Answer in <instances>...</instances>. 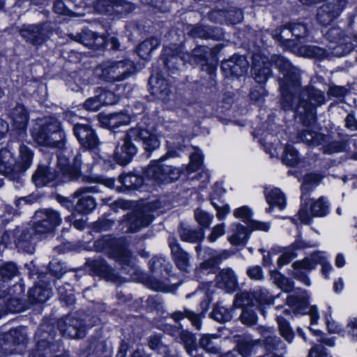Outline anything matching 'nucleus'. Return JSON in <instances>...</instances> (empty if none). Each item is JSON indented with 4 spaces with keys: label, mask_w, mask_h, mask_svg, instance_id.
I'll return each mask as SVG.
<instances>
[{
    "label": "nucleus",
    "mask_w": 357,
    "mask_h": 357,
    "mask_svg": "<svg viewBox=\"0 0 357 357\" xmlns=\"http://www.w3.org/2000/svg\"><path fill=\"white\" fill-rule=\"evenodd\" d=\"M272 62L283 73L284 77L280 85L281 105L284 109H294L296 116L307 127L299 134L301 142L310 145H319L324 141V136L312 130L315 120V108L325 101L324 93L317 89L308 88L300 90V73L298 69L284 56L275 55Z\"/></svg>",
    "instance_id": "f257e3e1"
},
{
    "label": "nucleus",
    "mask_w": 357,
    "mask_h": 357,
    "mask_svg": "<svg viewBox=\"0 0 357 357\" xmlns=\"http://www.w3.org/2000/svg\"><path fill=\"white\" fill-rule=\"evenodd\" d=\"M131 140L142 142L144 150L147 152L158 149L160 145V141L155 130L144 128L142 126L132 128L128 131L123 144L116 149L114 160L119 165L128 164L137 153V148L131 143Z\"/></svg>",
    "instance_id": "f03ea898"
},
{
    "label": "nucleus",
    "mask_w": 357,
    "mask_h": 357,
    "mask_svg": "<svg viewBox=\"0 0 357 357\" xmlns=\"http://www.w3.org/2000/svg\"><path fill=\"white\" fill-rule=\"evenodd\" d=\"M202 153L197 150L190 156V163L182 168L165 165L162 163L166 156L162 157L159 160L153 161L145 171L146 177L151 181V184L169 183L176 181L182 173L188 175L199 169L202 163Z\"/></svg>",
    "instance_id": "7ed1b4c3"
},
{
    "label": "nucleus",
    "mask_w": 357,
    "mask_h": 357,
    "mask_svg": "<svg viewBox=\"0 0 357 357\" xmlns=\"http://www.w3.org/2000/svg\"><path fill=\"white\" fill-rule=\"evenodd\" d=\"M33 151L25 144L19 146L18 160L8 149L0 150V174L15 180L20 174L28 169L32 164Z\"/></svg>",
    "instance_id": "20e7f679"
},
{
    "label": "nucleus",
    "mask_w": 357,
    "mask_h": 357,
    "mask_svg": "<svg viewBox=\"0 0 357 357\" xmlns=\"http://www.w3.org/2000/svg\"><path fill=\"white\" fill-rule=\"evenodd\" d=\"M39 128L32 132L36 142L40 146L61 149L65 145V133L54 117H45L38 123Z\"/></svg>",
    "instance_id": "39448f33"
},
{
    "label": "nucleus",
    "mask_w": 357,
    "mask_h": 357,
    "mask_svg": "<svg viewBox=\"0 0 357 357\" xmlns=\"http://www.w3.org/2000/svg\"><path fill=\"white\" fill-rule=\"evenodd\" d=\"M317 264L321 265L322 273L328 278V274L332 270V266L328 261L325 253L320 251L312 253L310 257L295 261L292 264V275L305 285L310 286L311 282L307 273L314 269Z\"/></svg>",
    "instance_id": "423d86ee"
},
{
    "label": "nucleus",
    "mask_w": 357,
    "mask_h": 357,
    "mask_svg": "<svg viewBox=\"0 0 357 357\" xmlns=\"http://www.w3.org/2000/svg\"><path fill=\"white\" fill-rule=\"evenodd\" d=\"M134 70V64L130 61L108 60L96 67L94 75L103 81L119 82L126 79Z\"/></svg>",
    "instance_id": "0eeeda50"
},
{
    "label": "nucleus",
    "mask_w": 357,
    "mask_h": 357,
    "mask_svg": "<svg viewBox=\"0 0 357 357\" xmlns=\"http://www.w3.org/2000/svg\"><path fill=\"white\" fill-rule=\"evenodd\" d=\"M321 176L317 174H307L305 176L301 185V206L298 213L299 220L303 224L307 225L311 222V217L307 210L309 204L308 192L316 188L320 183Z\"/></svg>",
    "instance_id": "6e6552de"
},
{
    "label": "nucleus",
    "mask_w": 357,
    "mask_h": 357,
    "mask_svg": "<svg viewBox=\"0 0 357 357\" xmlns=\"http://www.w3.org/2000/svg\"><path fill=\"white\" fill-rule=\"evenodd\" d=\"M61 222L59 213L53 209H41L34 215L33 230L37 234L52 231Z\"/></svg>",
    "instance_id": "1a4fd4ad"
},
{
    "label": "nucleus",
    "mask_w": 357,
    "mask_h": 357,
    "mask_svg": "<svg viewBox=\"0 0 357 357\" xmlns=\"http://www.w3.org/2000/svg\"><path fill=\"white\" fill-rule=\"evenodd\" d=\"M144 176H146L145 174ZM96 181L109 188L116 189L118 192H125L128 190H140L143 187L144 182L148 181L151 183V181L146 177L143 178L141 176L131 174H123L119 176V182L122 185L121 187L116 186L114 184V181L112 178L99 177L97 178ZM149 184L152 185L151 183H146V185Z\"/></svg>",
    "instance_id": "9d476101"
},
{
    "label": "nucleus",
    "mask_w": 357,
    "mask_h": 357,
    "mask_svg": "<svg viewBox=\"0 0 357 357\" xmlns=\"http://www.w3.org/2000/svg\"><path fill=\"white\" fill-rule=\"evenodd\" d=\"M98 192L99 190L97 185L83 187L77 189L73 195V197L77 199L75 206V211L82 215L91 213L96 208L97 203L95 198L90 194Z\"/></svg>",
    "instance_id": "9b49d317"
},
{
    "label": "nucleus",
    "mask_w": 357,
    "mask_h": 357,
    "mask_svg": "<svg viewBox=\"0 0 357 357\" xmlns=\"http://www.w3.org/2000/svg\"><path fill=\"white\" fill-rule=\"evenodd\" d=\"M346 4L345 0H327L317 10V20L326 26L340 15Z\"/></svg>",
    "instance_id": "f8f14e48"
},
{
    "label": "nucleus",
    "mask_w": 357,
    "mask_h": 357,
    "mask_svg": "<svg viewBox=\"0 0 357 357\" xmlns=\"http://www.w3.org/2000/svg\"><path fill=\"white\" fill-rule=\"evenodd\" d=\"M109 245L114 246L109 252L110 256L123 266V268L127 273L133 274L136 271L134 267V260L127 248L116 241L110 243Z\"/></svg>",
    "instance_id": "ddd939ff"
},
{
    "label": "nucleus",
    "mask_w": 357,
    "mask_h": 357,
    "mask_svg": "<svg viewBox=\"0 0 357 357\" xmlns=\"http://www.w3.org/2000/svg\"><path fill=\"white\" fill-rule=\"evenodd\" d=\"M195 249L198 256L204 259L199 266L201 271H207L210 268H213L222 259L227 257V252L225 250L218 252L208 248L203 250L200 245H197Z\"/></svg>",
    "instance_id": "4468645a"
},
{
    "label": "nucleus",
    "mask_w": 357,
    "mask_h": 357,
    "mask_svg": "<svg viewBox=\"0 0 357 357\" xmlns=\"http://www.w3.org/2000/svg\"><path fill=\"white\" fill-rule=\"evenodd\" d=\"M59 327L63 336L79 339L85 335L86 329L82 322L71 316L65 317L59 323Z\"/></svg>",
    "instance_id": "2eb2a0df"
},
{
    "label": "nucleus",
    "mask_w": 357,
    "mask_h": 357,
    "mask_svg": "<svg viewBox=\"0 0 357 357\" xmlns=\"http://www.w3.org/2000/svg\"><path fill=\"white\" fill-rule=\"evenodd\" d=\"M74 133L80 144L89 149H93L98 145V140L94 130L88 124L76 123Z\"/></svg>",
    "instance_id": "dca6fc26"
},
{
    "label": "nucleus",
    "mask_w": 357,
    "mask_h": 357,
    "mask_svg": "<svg viewBox=\"0 0 357 357\" xmlns=\"http://www.w3.org/2000/svg\"><path fill=\"white\" fill-rule=\"evenodd\" d=\"M271 63L266 56L260 53L255 54L252 56V71L255 79L258 83H264L271 75Z\"/></svg>",
    "instance_id": "f3484780"
},
{
    "label": "nucleus",
    "mask_w": 357,
    "mask_h": 357,
    "mask_svg": "<svg viewBox=\"0 0 357 357\" xmlns=\"http://www.w3.org/2000/svg\"><path fill=\"white\" fill-rule=\"evenodd\" d=\"M273 302V299L264 293L257 295L243 291L236 295L234 305L236 307H242L247 305H255L257 303L259 305H270Z\"/></svg>",
    "instance_id": "a211bd4d"
},
{
    "label": "nucleus",
    "mask_w": 357,
    "mask_h": 357,
    "mask_svg": "<svg viewBox=\"0 0 357 357\" xmlns=\"http://www.w3.org/2000/svg\"><path fill=\"white\" fill-rule=\"evenodd\" d=\"M318 245L315 242L303 241L300 238L289 247L286 248L283 253L280 256L278 260L279 266H283L288 264L291 260L297 257V252L305 248H314Z\"/></svg>",
    "instance_id": "6ab92c4d"
},
{
    "label": "nucleus",
    "mask_w": 357,
    "mask_h": 357,
    "mask_svg": "<svg viewBox=\"0 0 357 357\" xmlns=\"http://www.w3.org/2000/svg\"><path fill=\"white\" fill-rule=\"evenodd\" d=\"M57 159L58 167L65 178L73 179L79 176L81 168L79 155L75 157L73 164L69 162L68 159L62 153L57 155Z\"/></svg>",
    "instance_id": "aec40b11"
},
{
    "label": "nucleus",
    "mask_w": 357,
    "mask_h": 357,
    "mask_svg": "<svg viewBox=\"0 0 357 357\" xmlns=\"http://www.w3.org/2000/svg\"><path fill=\"white\" fill-rule=\"evenodd\" d=\"M248 63L243 56L234 55L223 61L221 65L222 70L227 75L241 76L247 72Z\"/></svg>",
    "instance_id": "412c9836"
},
{
    "label": "nucleus",
    "mask_w": 357,
    "mask_h": 357,
    "mask_svg": "<svg viewBox=\"0 0 357 357\" xmlns=\"http://www.w3.org/2000/svg\"><path fill=\"white\" fill-rule=\"evenodd\" d=\"M152 221V218L142 211H137L127 215L123 220L128 229L126 231L136 232L142 227L148 226Z\"/></svg>",
    "instance_id": "4be33fe9"
},
{
    "label": "nucleus",
    "mask_w": 357,
    "mask_h": 357,
    "mask_svg": "<svg viewBox=\"0 0 357 357\" xmlns=\"http://www.w3.org/2000/svg\"><path fill=\"white\" fill-rule=\"evenodd\" d=\"M20 34L35 45H41L47 36L46 29L39 25H29L21 30Z\"/></svg>",
    "instance_id": "5701e85b"
},
{
    "label": "nucleus",
    "mask_w": 357,
    "mask_h": 357,
    "mask_svg": "<svg viewBox=\"0 0 357 357\" xmlns=\"http://www.w3.org/2000/svg\"><path fill=\"white\" fill-rule=\"evenodd\" d=\"M95 8L100 13L122 15L124 10L127 11V9L130 8V5L116 0H96Z\"/></svg>",
    "instance_id": "b1692460"
},
{
    "label": "nucleus",
    "mask_w": 357,
    "mask_h": 357,
    "mask_svg": "<svg viewBox=\"0 0 357 357\" xmlns=\"http://www.w3.org/2000/svg\"><path fill=\"white\" fill-rule=\"evenodd\" d=\"M216 285L226 292L234 291L237 286V278L231 268L222 269L216 276Z\"/></svg>",
    "instance_id": "393cba45"
},
{
    "label": "nucleus",
    "mask_w": 357,
    "mask_h": 357,
    "mask_svg": "<svg viewBox=\"0 0 357 357\" xmlns=\"http://www.w3.org/2000/svg\"><path fill=\"white\" fill-rule=\"evenodd\" d=\"M266 202L270 206L267 209L271 211L273 207L283 210L286 206V197L282 192L277 188L266 187L264 190Z\"/></svg>",
    "instance_id": "a878e982"
},
{
    "label": "nucleus",
    "mask_w": 357,
    "mask_h": 357,
    "mask_svg": "<svg viewBox=\"0 0 357 357\" xmlns=\"http://www.w3.org/2000/svg\"><path fill=\"white\" fill-rule=\"evenodd\" d=\"M169 245L178 268L183 271H187L189 266L188 254L179 247L176 239L174 237L169 238Z\"/></svg>",
    "instance_id": "bb28decb"
},
{
    "label": "nucleus",
    "mask_w": 357,
    "mask_h": 357,
    "mask_svg": "<svg viewBox=\"0 0 357 357\" xmlns=\"http://www.w3.org/2000/svg\"><path fill=\"white\" fill-rule=\"evenodd\" d=\"M59 176V174L52 172L48 166L38 165L32 176V181L36 187H43Z\"/></svg>",
    "instance_id": "cd10ccee"
},
{
    "label": "nucleus",
    "mask_w": 357,
    "mask_h": 357,
    "mask_svg": "<svg viewBox=\"0 0 357 357\" xmlns=\"http://www.w3.org/2000/svg\"><path fill=\"white\" fill-rule=\"evenodd\" d=\"M151 93L161 100H165L169 94V86L167 81L160 75H152L149 79Z\"/></svg>",
    "instance_id": "c85d7f7f"
},
{
    "label": "nucleus",
    "mask_w": 357,
    "mask_h": 357,
    "mask_svg": "<svg viewBox=\"0 0 357 357\" xmlns=\"http://www.w3.org/2000/svg\"><path fill=\"white\" fill-rule=\"evenodd\" d=\"M220 339L218 335L203 334L199 340V346L207 354L217 355L220 353Z\"/></svg>",
    "instance_id": "c756f323"
},
{
    "label": "nucleus",
    "mask_w": 357,
    "mask_h": 357,
    "mask_svg": "<svg viewBox=\"0 0 357 357\" xmlns=\"http://www.w3.org/2000/svg\"><path fill=\"white\" fill-rule=\"evenodd\" d=\"M309 301V295L306 291L301 290L297 295H291L287 300V305L298 313H304Z\"/></svg>",
    "instance_id": "7c9ffc66"
},
{
    "label": "nucleus",
    "mask_w": 357,
    "mask_h": 357,
    "mask_svg": "<svg viewBox=\"0 0 357 357\" xmlns=\"http://www.w3.org/2000/svg\"><path fill=\"white\" fill-rule=\"evenodd\" d=\"M73 39L85 46L94 47H100L104 45L105 39L102 36H96L95 33L90 30H84L82 33L77 34Z\"/></svg>",
    "instance_id": "2f4dec72"
},
{
    "label": "nucleus",
    "mask_w": 357,
    "mask_h": 357,
    "mask_svg": "<svg viewBox=\"0 0 357 357\" xmlns=\"http://www.w3.org/2000/svg\"><path fill=\"white\" fill-rule=\"evenodd\" d=\"M10 117L13 121V126L19 130H24L26 126L28 118L24 107L17 105L10 113Z\"/></svg>",
    "instance_id": "473e14b6"
},
{
    "label": "nucleus",
    "mask_w": 357,
    "mask_h": 357,
    "mask_svg": "<svg viewBox=\"0 0 357 357\" xmlns=\"http://www.w3.org/2000/svg\"><path fill=\"white\" fill-rule=\"evenodd\" d=\"M102 122L106 124L109 129H114L120 126L128 124L130 122V116L123 112L114 113L104 117Z\"/></svg>",
    "instance_id": "72a5a7b5"
},
{
    "label": "nucleus",
    "mask_w": 357,
    "mask_h": 357,
    "mask_svg": "<svg viewBox=\"0 0 357 357\" xmlns=\"http://www.w3.org/2000/svg\"><path fill=\"white\" fill-rule=\"evenodd\" d=\"M232 234L229 236V241L234 245H238L246 243L248 239V229L240 224L231 225Z\"/></svg>",
    "instance_id": "f704fd0d"
},
{
    "label": "nucleus",
    "mask_w": 357,
    "mask_h": 357,
    "mask_svg": "<svg viewBox=\"0 0 357 357\" xmlns=\"http://www.w3.org/2000/svg\"><path fill=\"white\" fill-rule=\"evenodd\" d=\"M173 336L179 335L181 340L183 342L185 349L188 355H192L191 352L195 349V337L188 331H179V329L174 330L171 333Z\"/></svg>",
    "instance_id": "c9c22d12"
},
{
    "label": "nucleus",
    "mask_w": 357,
    "mask_h": 357,
    "mask_svg": "<svg viewBox=\"0 0 357 357\" xmlns=\"http://www.w3.org/2000/svg\"><path fill=\"white\" fill-rule=\"evenodd\" d=\"M158 38L152 37L140 43L137 49L138 55L143 59H147L151 53L159 46Z\"/></svg>",
    "instance_id": "e433bc0d"
},
{
    "label": "nucleus",
    "mask_w": 357,
    "mask_h": 357,
    "mask_svg": "<svg viewBox=\"0 0 357 357\" xmlns=\"http://www.w3.org/2000/svg\"><path fill=\"white\" fill-rule=\"evenodd\" d=\"M29 296L36 302L43 303L52 296V291L48 287H43L40 284H36L30 289Z\"/></svg>",
    "instance_id": "4c0bfd02"
},
{
    "label": "nucleus",
    "mask_w": 357,
    "mask_h": 357,
    "mask_svg": "<svg viewBox=\"0 0 357 357\" xmlns=\"http://www.w3.org/2000/svg\"><path fill=\"white\" fill-rule=\"evenodd\" d=\"M172 317L176 321L187 317L191 321L192 326L197 330H199L202 327L200 315L188 309H185L184 312L180 311L174 312L172 314Z\"/></svg>",
    "instance_id": "58836bf2"
},
{
    "label": "nucleus",
    "mask_w": 357,
    "mask_h": 357,
    "mask_svg": "<svg viewBox=\"0 0 357 357\" xmlns=\"http://www.w3.org/2000/svg\"><path fill=\"white\" fill-rule=\"evenodd\" d=\"M311 213L314 216L323 217L329 212V206L326 199L320 197L317 201L310 203Z\"/></svg>",
    "instance_id": "ea45409f"
},
{
    "label": "nucleus",
    "mask_w": 357,
    "mask_h": 357,
    "mask_svg": "<svg viewBox=\"0 0 357 357\" xmlns=\"http://www.w3.org/2000/svg\"><path fill=\"white\" fill-rule=\"evenodd\" d=\"M271 278L278 288L284 292H290L293 289V282L278 271L271 272Z\"/></svg>",
    "instance_id": "a19ab883"
},
{
    "label": "nucleus",
    "mask_w": 357,
    "mask_h": 357,
    "mask_svg": "<svg viewBox=\"0 0 357 357\" xmlns=\"http://www.w3.org/2000/svg\"><path fill=\"white\" fill-rule=\"evenodd\" d=\"M282 161L287 165L294 166L300 161L298 151L291 144H287L284 151Z\"/></svg>",
    "instance_id": "79ce46f5"
},
{
    "label": "nucleus",
    "mask_w": 357,
    "mask_h": 357,
    "mask_svg": "<svg viewBox=\"0 0 357 357\" xmlns=\"http://www.w3.org/2000/svg\"><path fill=\"white\" fill-rule=\"evenodd\" d=\"M211 316L214 320L218 322L229 321L232 317L231 310L220 304L215 306Z\"/></svg>",
    "instance_id": "37998d69"
},
{
    "label": "nucleus",
    "mask_w": 357,
    "mask_h": 357,
    "mask_svg": "<svg viewBox=\"0 0 357 357\" xmlns=\"http://www.w3.org/2000/svg\"><path fill=\"white\" fill-rule=\"evenodd\" d=\"M286 30L291 32L292 35L297 38L305 36L307 31L305 24L295 22H291L284 25V29L282 30V33H284Z\"/></svg>",
    "instance_id": "c03bdc74"
},
{
    "label": "nucleus",
    "mask_w": 357,
    "mask_h": 357,
    "mask_svg": "<svg viewBox=\"0 0 357 357\" xmlns=\"http://www.w3.org/2000/svg\"><path fill=\"white\" fill-rule=\"evenodd\" d=\"M278 328L281 335L289 342H291L294 339V332L289 324L282 317L277 318Z\"/></svg>",
    "instance_id": "a18cd8bd"
},
{
    "label": "nucleus",
    "mask_w": 357,
    "mask_h": 357,
    "mask_svg": "<svg viewBox=\"0 0 357 357\" xmlns=\"http://www.w3.org/2000/svg\"><path fill=\"white\" fill-rule=\"evenodd\" d=\"M96 93L98 94L102 106L114 105L119 100V96L111 91H107L104 89H98L96 91Z\"/></svg>",
    "instance_id": "49530a36"
},
{
    "label": "nucleus",
    "mask_w": 357,
    "mask_h": 357,
    "mask_svg": "<svg viewBox=\"0 0 357 357\" xmlns=\"http://www.w3.org/2000/svg\"><path fill=\"white\" fill-rule=\"evenodd\" d=\"M195 218L199 225L207 228L212 223L213 215L205 211L197 208L195 211Z\"/></svg>",
    "instance_id": "de8ad7c7"
},
{
    "label": "nucleus",
    "mask_w": 357,
    "mask_h": 357,
    "mask_svg": "<svg viewBox=\"0 0 357 357\" xmlns=\"http://www.w3.org/2000/svg\"><path fill=\"white\" fill-rule=\"evenodd\" d=\"M215 197L214 195L211 196V204L216 209V216L218 220H224L227 215L230 213V207L228 204H224L222 202L218 203L215 201Z\"/></svg>",
    "instance_id": "09e8293b"
},
{
    "label": "nucleus",
    "mask_w": 357,
    "mask_h": 357,
    "mask_svg": "<svg viewBox=\"0 0 357 357\" xmlns=\"http://www.w3.org/2000/svg\"><path fill=\"white\" fill-rule=\"evenodd\" d=\"M300 53L305 57H321L324 55L323 49L313 45H304L300 47Z\"/></svg>",
    "instance_id": "8fccbe9b"
},
{
    "label": "nucleus",
    "mask_w": 357,
    "mask_h": 357,
    "mask_svg": "<svg viewBox=\"0 0 357 357\" xmlns=\"http://www.w3.org/2000/svg\"><path fill=\"white\" fill-rule=\"evenodd\" d=\"M180 234L182 240L188 242H195L203 236L201 231L187 229L185 228L181 230Z\"/></svg>",
    "instance_id": "3c124183"
},
{
    "label": "nucleus",
    "mask_w": 357,
    "mask_h": 357,
    "mask_svg": "<svg viewBox=\"0 0 357 357\" xmlns=\"http://www.w3.org/2000/svg\"><path fill=\"white\" fill-rule=\"evenodd\" d=\"M31 236L30 234L23 233L20 235V238L15 241L16 246L26 252H31L32 249L31 248L30 241Z\"/></svg>",
    "instance_id": "603ef678"
},
{
    "label": "nucleus",
    "mask_w": 357,
    "mask_h": 357,
    "mask_svg": "<svg viewBox=\"0 0 357 357\" xmlns=\"http://www.w3.org/2000/svg\"><path fill=\"white\" fill-rule=\"evenodd\" d=\"M346 333L351 339L357 341V316L348 319Z\"/></svg>",
    "instance_id": "864d4df0"
},
{
    "label": "nucleus",
    "mask_w": 357,
    "mask_h": 357,
    "mask_svg": "<svg viewBox=\"0 0 357 357\" xmlns=\"http://www.w3.org/2000/svg\"><path fill=\"white\" fill-rule=\"evenodd\" d=\"M17 272L15 265L13 263L5 264L0 268V275L5 279H10L15 276Z\"/></svg>",
    "instance_id": "5fc2aeb1"
},
{
    "label": "nucleus",
    "mask_w": 357,
    "mask_h": 357,
    "mask_svg": "<svg viewBox=\"0 0 357 357\" xmlns=\"http://www.w3.org/2000/svg\"><path fill=\"white\" fill-rule=\"evenodd\" d=\"M225 234V225L224 224H218L212 228L211 231L208 236V240L211 243H214Z\"/></svg>",
    "instance_id": "6e6d98bb"
},
{
    "label": "nucleus",
    "mask_w": 357,
    "mask_h": 357,
    "mask_svg": "<svg viewBox=\"0 0 357 357\" xmlns=\"http://www.w3.org/2000/svg\"><path fill=\"white\" fill-rule=\"evenodd\" d=\"M272 333V328H268L264 331V335L266 337V343L271 345L272 348L275 350L284 349V344L277 337H271L269 334Z\"/></svg>",
    "instance_id": "4d7b16f0"
},
{
    "label": "nucleus",
    "mask_w": 357,
    "mask_h": 357,
    "mask_svg": "<svg viewBox=\"0 0 357 357\" xmlns=\"http://www.w3.org/2000/svg\"><path fill=\"white\" fill-rule=\"evenodd\" d=\"M243 324L248 326L255 325L257 322V315L255 312L249 309H243L241 315Z\"/></svg>",
    "instance_id": "13d9d810"
},
{
    "label": "nucleus",
    "mask_w": 357,
    "mask_h": 357,
    "mask_svg": "<svg viewBox=\"0 0 357 357\" xmlns=\"http://www.w3.org/2000/svg\"><path fill=\"white\" fill-rule=\"evenodd\" d=\"M102 106L98 93L94 97L88 98L84 105L86 109L89 111H97Z\"/></svg>",
    "instance_id": "bf43d9fd"
},
{
    "label": "nucleus",
    "mask_w": 357,
    "mask_h": 357,
    "mask_svg": "<svg viewBox=\"0 0 357 357\" xmlns=\"http://www.w3.org/2000/svg\"><path fill=\"white\" fill-rule=\"evenodd\" d=\"M329 313H331V308H329ZM326 323L329 333L339 334L343 332L341 326L335 320H333V319L331 317V314H327L326 316Z\"/></svg>",
    "instance_id": "052dcab7"
},
{
    "label": "nucleus",
    "mask_w": 357,
    "mask_h": 357,
    "mask_svg": "<svg viewBox=\"0 0 357 357\" xmlns=\"http://www.w3.org/2000/svg\"><path fill=\"white\" fill-rule=\"evenodd\" d=\"M234 216L242 219L243 221H249L252 215V211L248 206H243L234 211Z\"/></svg>",
    "instance_id": "680f3d73"
},
{
    "label": "nucleus",
    "mask_w": 357,
    "mask_h": 357,
    "mask_svg": "<svg viewBox=\"0 0 357 357\" xmlns=\"http://www.w3.org/2000/svg\"><path fill=\"white\" fill-rule=\"evenodd\" d=\"M91 267L94 269V271L99 274H108L112 271L105 261L103 260H95L91 263Z\"/></svg>",
    "instance_id": "e2e57ef3"
},
{
    "label": "nucleus",
    "mask_w": 357,
    "mask_h": 357,
    "mask_svg": "<svg viewBox=\"0 0 357 357\" xmlns=\"http://www.w3.org/2000/svg\"><path fill=\"white\" fill-rule=\"evenodd\" d=\"M148 287L155 291L169 292L171 291L169 287L164 282L156 279L150 280L148 282Z\"/></svg>",
    "instance_id": "0e129e2a"
},
{
    "label": "nucleus",
    "mask_w": 357,
    "mask_h": 357,
    "mask_svg": "<svg viewBox=\"0 0 357 357\" xmlns=\"http://www.w3.org/2000/svg\"><path fill=\"white\" fill-rule=\"evenodd\" d=\"M149 345L153 350L165 351L166 349V347L161 342V336L158 335H152L149 337Z\"/></svg>",
    "instance_id": "69168bd1"
},
{
    "label": "nucleus",
    "mask_w": 357,
    "mask_h": 357,
    "mask_svg": "<svg viewBox=\"0 0 357 357\" xmlns=\"http://www.w3.org/2000/svg\"><path fill=\"white\" fill-rule=\"evenodd\" d=\"M247 274L252 280H261L264 278L263 271L261 268L259 266L250 267L247 270Z\"/></svg>",
    "instance_id": "338daca9"
},
{
    "label": "nucleus",
    "mask_w": 357,
    "mask_h": 357,
    "mask_svg": "<svg viewBox=\"0 0 357 357\" xmlns=\"http://www.w3.org/2000/svg\"><path fill=\"white\" fill-rule=\"evenodd\" d=\"M329 353L323 344H319L313 347L309 351L308 357H325Z\"/></svg>",
    "instance_id": "774afa93"
}]
</instances>
